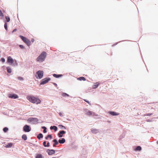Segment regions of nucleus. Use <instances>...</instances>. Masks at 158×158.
Returning <instances> with one entry per match:
<instances>
[{"mask_svg": "<svg viewBox=\"0 0 158 158\" xmlns=\"http://www.w3.org/2000/svg\"><path fill=\"white\" fill-rule=\"evenodd\" d=\"M27 98L30 102L33 103H35L36 104H40L41 102L40 99L33 96H27Z\"/></svg>", "mask_w": 158, "mask_h": 158, "instance_id": "1", "label": "nucleus"}, {"mask_svg": "<svg viewBox=\"0 0 158 158\" xmlns=\"http://www.w3.org/2000/svg\"><path fill=\"white\" fill-rule=\"evenodd\" d=\"M77 79L80 81L83 80V81H85V78L84 77H80L79 78H77Z\"/></svg>", "mask_w": 158, "mask_h": 158, "instance_id": "24", "label": "nucleus"}, {"mask_svg": "<svg viewBox=\"0 0 158 158\" xmlns=\"http://www.w3.org/2000/svg\"><path fill=\"white\" fill-rule=\"evenodd\" d=\"M141 150V148L140 146H137L135 149V150L140 151Z\"/></svg>", "mask_w": 158, "mask_h": 158, "instance_id": "29", "label": "nucleus"}, {"mask_svg": "<svg viewBox=\"0 0 158 158\" xmlns=\"http://www.w3.org/2000/svg\"><path fill=\"white\" fill-rule=\"evenodd\" d=\"M99 83L98 82L96 83L93 86V89L96 88L98 86Z\"/></svg>", "mask_w": 158, "mask_h": 158, "instance_id": "21", "label": "nucleus"}, {"mask_svg": "<svg viewBox=\"0 0 158 158\" xmlns=\"http://www.w3.org/2000/svg\"><path fill=\"white\" fill-rule=\"evenodd\" d=\"M31 121L36 123H37L38 121V120L37 118H32L31 119Z\"/></svg>", "mask_w": 158, "mask_h": 158, "instance_id": "15", "label": "nucleus"}, {"mask_svg": "<svg viewBox=\"0 0 158 158\" xmlns=\"http://www.w3.org/2000/svg\"><path fill=\"white\" fill-rule=\"evenodd\" d=\"M18 79L22 81L23 80V79L22 77H18Z\"/></svg>", "mask_w": 158, "mask_h": 158, "instance_id": "34", "label": "nucleus"}, {"mask_svg": "<svg viewBox=\"0 0 158 158\" xmlns=\"http://www.w3.org/2000/svg\"><path fill=\"white\" fill-rule=\"evenodd\" d=\"M1 61L2 62H5V59L4 58H2L1 59Z\"/></svg>", "mask_w": 158, "mask_h": 158, "instance_id": "36", "label": "nucleus"}, {"mask_svg": "<svg viewBox=\"0 0 158 158\" xmlns=\"http://www.w3.org/2000/svg\"><path fill=\"white\" fill-rule=\"evenodd\" d=\"M53 76L54 77H56V78H58L60 77H62V75L61 74H53Z\"/></svg>", "mask_w": 158, "mask_h": 158, "instance_id": "20", "label": "nucleus"}, {"mask_svg": "<svg viewBox=\"0 0 158 158\" xmlns=\"http://www.w3.org/2000/svg\"><path fill=\"white\" fill-rule=\"evenodd\" d=\"M4 27L5 29L7 31V23L6 22H5L4 24Z\"/></svg>", "mask_w": 158, "mask_h": 158, "instance_id": "26", "label": "nucleus"}, {"mask_svg": "<svg viewBox=\"0 0 158 158\" xmlns=\"http://www.w3.org/2000/svg\"><path fill=\"white\" fill-rule=\"evenodd\" d=\"M43 145L45 147H46V141H44L43 142Z\"/></svg>", "mask_w": 158, "mask_h": 158, "instance_id": "37", "label": "nucleus"}, {"mask_svg": "<svg viewBox=\"0 0 158 158\" xmlns=\"http://www.w3.org/2000/svg\"><path fill=\"white\" fill-rule=\"evenodd\" d=\"M50 128L51 130L53 129L55 131H56L57 129V127L56 126H51Z\"/></svg>", "mask_w": 158, "mask_h": 158, "instance_id": "18", "label": "nucleus"}, {"mask_svg": "<svg viewBox=\"0 0 158 158\" xmlns=\"http://www.w3.org/2000/svg\"><path fill=\"white\" fill-rule=\"evenodd\" d=\"M22 138L24 140H26L27 139V136L26 135L24 134L22 135Z\"/></svg>", "mask_w": 158, "mask_h": 158, "instance_id": "22", "label": "nucleus"}, {"mask_svg": "<svg viewBox=\"0 0 158 158\" xmlns=\"http://www.w3.org/2000/svg\"><path fill=\"white\" fill-rule=\"evenodd\" d=\"M8 130V129L7 127H5L3 129V131L5 132H6Z\"/></svg>", "mask_w": 158, "mask_h": 158, "instance_id": "32", "label": "nucleus"}, {"mask_svg": "<svg viewBox=\"0 0 158 158\" xmlns=\"http://www.w3.org/2000/svg\"><path fill=\"white\" fill-rule=\"evenodd\" d=\"M13 145V143H9L6 145L5 147L6 148H9L12 147Z\"/></svg>", "mask_w": 158, "mask_h": 158, "instance_id": "17", "label": "nucleus"}, {"mask_svg": "<svg viewBox=\"0 0 158 158\" xmlns=\"http://www.w3.org/2000/svg\"><path fill=\"white\" fill-rule=\"evenodd\" d=\"M46 53L44 52H43L36 59V61L40 62L43 61L46 58Z\"/></svg>", "mask_w": 158, "mask_h": 158, "instance_id": "2", "label": "nucleus"}, {"mask_svg": "<svg viewBox=\"0 0 158 158\" xmlns=\"http://www.w3.org/2000/svg\"><path fill=\"white\" fill-rule=\"evenodd\" d=\"M32 42H33V41H34L33 40H32Z\"/></svg>", "mask_w": 158, "mask_h": 158, "instance_id": "45", "label": "nucleus"}, {"mask_svg": "<svg viewBox=\"0 0 158 158\" xmlns=\"http://www.w3.org/2000/svg\"><path fill=\"white\" fill-rule=\"evenodd\" d=\"M91 132L93 133L96 134L98 132V130L95 129H93L91 130Z\"/></svg>", "mask_w": 158, "mask_h": 158, "instance_id": "14", "label": "nucleus"}, {"mask_svg": "<svg viewBox=\"0 0 158 158\" xmlns=\"http://www.w3.org/2000/svg\"><path fill=\"white\" fill-rule=\"evenodd\" d=\"M8 97L9 98L13 99H16L18 98V96L17 95L15 94H9L8 95Z\"/></svg>", "mask_w": 158, "mask_h": 158, "instance_id": "6", "label": "nucleus"}, {"mask_svg": "<svg viewBox=\"0 0 158 158\" xmlns=\"http://www.w3.org/2000/svg\"><path fill=\"white\" fill-rule=\"evenodd\" d=\"M86 114L89 116H90L91 115L94 116L95 114L94 112H93L92 111H89L86 113Z\"/></svg>", "mask_w": 158, "mask_h": 158, "instance_id": "11", "label": "nucleus"}, {"mask_svg": "<svg viewBox=\"0 0 158 158\" xmlns=\"http://www.w3.org/2000/svg\"><path fill=\"white\" fill-rule=\"evenodd\" d=\"M19 37L28 46H30L31 45V42L27 38L21 35L19 36Z\"/></svg>", "mask_w": 158, "mask_h": 158, "instance_id": "3", "label": "nucleus"}, {"mask_svg": "<svg viewBox=\"0 0 158 158\" xmlns=\"http://www.w3.org/2000/svg\"><path fill=\"white\" fill-rule=\"evenodd\" d=\"M47 152L48 153L49 155H51L55 153V151L53 150H48Z\"/></svg>", "mask_w": 158, "mask_h": 158, "instance_id": "10", "label": "nucleus"}, {"mask_svg": "<svg viewBox=\"0 0 158 158\" xmlns=\"http://www.w3.org/2000/svg\"><path fill=\"white\" fill-rule=\"evenodd\" d=\"M65 133V132L64 131H60L58 134V136L59 137H62L63 136V134Z\"/></svg>", "mask_w": 158, "mask_h": 158, "instance_id": "9", "label": "nucleus"}, {"mask_svg": "<svg viewBox=\"0 0 158 158\" xmlns=\"http://www.w3.org/2000/svg\"><path fill=\"white\" fill-rule=\"evenodd\" d=\"M50 80L51 79L50 78L48 77H47L44 79L42 80L41 81L40 83V84L44 85L45 84H46L48 82V81H50Z\"/></svg>", "mask_w": 158, "mask_h": 158, "instance_id": "5", "label": "nucleus"}, {"mask_svg": "<svg viewBox=\"0 0 158 158\" xmlns=\"http://www.w3.org/2000/svg\"><path fill=\"white\" fill-rule=\"evenodd\" d=\"M7 71L9 73H11V69L9 67H7Z\"/></svg>", "mask_w": 158, "mask_h": 158, "instance_id": "25", "label": "nucleus"}, {"mask_svg": "<svg viewBox=\"0 0 158 158\" xmlns=\"http://www.w3.org/2000/svg\"><path fill=\"white\" fill-rule=\"evenodd\" d=\"M53 84H54V85L56 86H57V85L56 84V83H53Z\"/></svg>", "mask_w": 158, "mask_h": 158, "instance_id": "43", "label": "nucleus"}, {"mask_svg": "<svg viewBox=\"0 0 158 158\" xmlns=\"http://www.w3.org/2000/svg\"><path fill=\"white\" fill-rule=\"evenodd\" d=\"M43 137V135L41 133L39 134L37 136V138L40 139L41 138H42Z\"/></svg>", "mask_w": 158, "mask_h": 158, "instance_id": "23", "label": "nucleus"}, {"mask_svg": "<svg viewBox=\"0 0 158 158\" xmlns=\"http://www.w3.org/2000/svg\"><path fill=\"white\" fill-rule=\"evenodd\" d=\"M42 128L43 129H44H44H46V127H42Z\"/></svg>", "mask_w": 158, "mask_h": 158, "instance_id": "44", "label": "nucleus"}, {"mask_svg": "<svg viewBox=\"0 0 158 158\" xmlns=\"http://www.w3.org/2000/svg\"><path fill=\"white\" fill-rule=\"evenodd\" d=\"M65 141V140L64 138H62L59 139L58 142L60 143L63 144L64 143Z\"/></svg>", "mask_w": 158, "mask_h": 158, "instance_id": "13", "label": "nucleus"}, {"mask_svg": "<svg viewBox=\"0 0 158 158\" xmlns=\"http://www.w3.org/2000/svg\"><path fill=\"white\" fill-rule=\"evenodd\" d=\"M16 31H17V29H14V30H13V31L12 32H15Z\"/></svg>", "mask_w": 158, "mask_h": 158, "instance_id": "42", "label": "nucleus"}, {"mask_svg": "<svg viewBox=\"0 0 158 158\" xmlns=\"http://www.w3.org/2000/svg\"><path fill=\"white\" fill-rule=\"evenodd\" d=\"M35 158H43V156L42 154H38L36 155Z\"/></svg>", "mask_w": 158, "mask_h": 158, "instance_id": "19", "label": "nucleus"}, {"mask_svg": "<svg viewBox=\"0 0 158 158\" xmlns=\"http://www.w3.org/2000/svg\"><path fill=\"white\" fill-rule=\"evenodd\" d=\"M46 129H44L43 130V132L44 133H46V132H47V131H46Z\"/></svg>", "mask_w": 158, "mask_h": 158, "instance_id": "40", "label": "nucleus"}, {"mask_svg": "<svg viewBox=\"0 0 158 158\" xmlns=\"http://www.w3.org/2000/svg\"><path fill=\"white\" fill-rule=\"evenodd\" d=\"M62 95L63 97H66V96L69 97V95H68V94H67L66 93H63L62 94Z\"/></svg>", "mask_w": 158, "mask_h": 158, "instance_id": "28", "label": "nucleus"}, {"mask_svg": "<svg viewBox=\"0 0 158 158\" xmlns=\"http://www.w3.org/2000/svg\"><path fill=\"white\" fill-rule=\"evenodd\" d=\"M23 130L26 132H28L30 131L29 127L27 125H25L23 127Z\"/></svg>", "mask_w": 158, "mask_h": 158, "instance_id": "8", "label": "nucleus"}, {"mask_svg": "<svg viewBox=\"0 0 158 158\" xmlns=\"http://www.w3.org/2000/svg\"><path fill=\"white\" fill-rule=\"evenodd\" d=\"M0 16L2 17V18L4 16L3 13H2V11L0 10Z\"/></svg>", "mask_w": 158, "mask_h": 158, "instance_id": "33", "label": "nucleus"}, {"mask_svg": "<svg viewBox=\"0 0 158 158\" xmlns=\"http://www.w3.org/2000/svg\"><path fill=\"white\" fill-rule=\"evenodd\" d=\"M84 100L85 102H87V103H88L89 105H91V103H90V102L89 101L87 100L86 99H84Z\"/></svg>", "mask_w": 158, "mask_h": 158, "instance_id": "35", "label": "nucleus"}, {"mask_svg": "<svg viewBox=\"0 0 158 158\" xmlns=\"http://www.w3.org/2000/svg\"><path fill=\"white\" fill-rule=\"evenodd\" d=\"M48 138H50V139H51L52 138V137L51 135H48L47 137H46V139H48Z\"/></svg>", "mask_w": 158, "mask_h": 158, "instance_id": "30", "label": "nucleus"}, {"mask_svg": "<svg viewBox=\"0 0 158 158\" xmlns=\"http://www.w3.org/2000/svg\"><path fill=\"white\" fill-rule=\"evenodd\" d=\"M5 18L6 19L7 22H8L10 21V19L9 17L7 16H5Z\"/></svg>", "mask_w": 158, "mask_h": 158, "instance_id": "27", "label": "nucleus"}, {"mask_svg": "<svg viewBox=\"0 0 158 158\" xmlns=\"http://www.w3.org/2000/svg\"><path fill=\"white\" fill-rule=\"evenodd\" d=\"M152 114V113H148L146 114V115L147 116H150V115H151Z\"/></svg>", "mask_w": 158, "mask_h": 158, "instance_id": "39", "label": "nucleus"}, {"mask_svg": "<svg viewBox=\"0 0 158 158\" xmlns=\"http://www.w3.org/2000/svg\"><path fill=\"white\" fill-rule=\"evenodd\" d=\"M59 127L61 129H65V127L61 125H59Z\"/></svg>", "mask_w": 158, "mask_h": 158, "instance_id": "31", "label": "nucleus"}, {"mask_svg": "<svg viewBox=\"0 0 158 158\" xmlns=\"http://www.w3.org/2000/svg\"><path fill=\"white\" fill-rule=\"evenodd\" d=\"M53 142L54 143L53 144V147H56V145L58 144V143L56 139H55L53 140Z\"/></svg>", "mask_w": 158, "mask_h": 158, "instance_id": "16", "label": "nucleus"}, {"mask_svg": "<svg viewBox=\"0 0 158 158\" xmlns=\"http://www.w3.org/2000/svg\"><path fill=\"white\" fill-rule=\"evenodd\" d=\"M109 113L112 115H117L119 114V113H116L113 111H110Z\"/></svg>", "mask_w": 158, "mask_h": 158, "instance_id": "12", "label": "nucleus"}, {"mask_svg": "<svg viewBox=\"0 0 158 158\" xmlns=\"http://www.w3.org/2000/svg\"><path fill=\"white\" fill-rule=\"evenodd\" d=\"M19 46L22 49L24 48V47L22 45H19Z\"/></svg>", "mask_w": 158, "mask_h": 158, "instance_id": "38", "label": "nucleus"}, {"mask_svg": "<svg viewBox=\"0 0 158 158\" xmlns=\"http://www.w3.org/2000/svg\"><path fill=\"white\" fill-rule=\"evenodd\" d=\"M157 143H158V142H157Z\"/></svg>", "mask_w": 158, "mask_h": 158, "instance_id": "46", "label": "nucleus"}, {"mask_svg": "<svg viewBox=\"0 0 158 158\" xmlns=\"http://www.w3.org/2000/svg\"><path fill=\"white\" fill-rule=\"evenodd\" d=\"M7 62L11 64L14 63V60L11 56H9L7 58Z\"/></svg>", "mask_w": 158, "mask_h": 158, "instance_id": "7", "label": "nucleus"}, {"mask_svg": "<svg viewBox=\"0 0 158 158\" xmlns=\"http://www.w3.org/2000/svg\"><path fill=\"white\" fill-rule=\"evenodd\" d=\"M49 142H48L47 143V145H46V147H48L49 146Z\"/></svg>", "mask_w": 158, "mask_h": 158, "instance_id": "41", "label": "nucleus"}, {"mask_svg": "<svg viewBox=\"0 0 158 158\" xmlns=\"http://www.w3.org/2000/svg\"><path fill=\"white\" fill-rule=\"evenodd\" d=\"M37 75H36V77L37 78H39L41 79L42 78L43 76V72L42 71L39 70L36 73Z\"/></svg>", "mask_w": 158, "mask_h": 158, "instance_id": "4", "label": "nucleus"}]
</instances>
